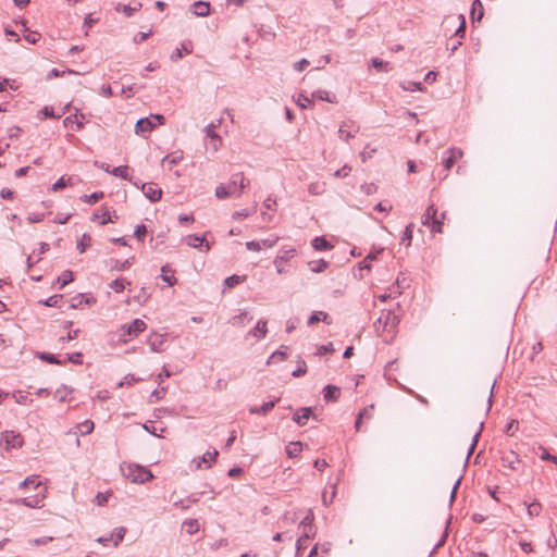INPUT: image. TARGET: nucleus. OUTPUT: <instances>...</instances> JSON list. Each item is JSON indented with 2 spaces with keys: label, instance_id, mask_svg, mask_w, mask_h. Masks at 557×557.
Instances as JSON below:
<instances>
[{
  "label": "nucleus",
  "instance_id": "nucleus-2",
  "mask_svg": "<svg viewBox=\"0 0 557 557\" xmlns=\"http://www.w3.org/2000/svg\"><path fill=\"white\" fill-rule=\"evenodd\" d=\"M445 216L446 213L443 212L438 218L436 207L434 205H430L424 214L422 215V224L425 226H431L432 232L442 233Z\"/></svg>",
  "mask_w": 557,
  "mask_h": 557
},
{
  "label": "nucleus",
  "instance_id": "nucleus-15",
  "mask_svg": "<svg viewBox=\"0 0 557 557\" xmlns=\"http://www.w3.org/2000/svg\"><path fill=\"white\" fill-rule=\"evenodd\" d=\"M193 9H194L193 13L196 16L205 17V16L209 15V13H210V4H209V2L196 1L193 4Z\"/></svg>",
  "mask_w": 557,
  "mask_h": 557
},
{
  "label": "nucleus",
  "instance_id": "nucleus-20",
  "mask_svg": "<svg viewBox=\"0 0 557 557\" xmlns=\"http://www.w3.org/2000/svg\"><path fill=\"white\" fill-rule=\"evenodd\" d=\"M215 125L213 123L209 124L206 127V134L209 138L213 140V149L218 150L221 144V137L214 132Z\"/></svg>",
  "mask_w": 557,
  "mask_h": 557
},
{
  "label": "nucleus",
  "instance_id": "nucleus-33",
  "mask_svg": "<svg viewBox=\"0 0 557 557\" xmlns=\"http://www.w3.org/2000/svg\"><path fill=\"white\" fill-rule=\"evenodd\" d=\"M296 255V250L294 248L282 249L278 256L274 260H280V262H287Z\"/></svg>",
  "mask_w": 557,
  "mask_h": 557
},
{
  "label": "nucleus",
  "instance_id": "nucleus-29",
  "mask_svg": "<svg viewBox=\"0 0 557 557\" xmlns=\"http://www.w3.org/2000/svg\"><path fill=\"white\" fill-rule=\"evenodd\" d=\"M161 278L169 284V286H173L176 283V278L173 274V271L169 269L168 265H163L161 268Z\"/></svg>",
  "mask_w": 557,
  "mask_h": 557
},
{
  "label": "nucleus",
  "instance_id": "nucleus-21",
  "mask_svg": "<svg viewBox=\"0 0 557 557\" xmlns=\"http://www.w3.org/2000/svg\"><path fill=\"white\" fill-rule=\"evenodd\" d=\"M111 174L116 177L129 181L132 184L134 182L133 178L128 175V166L127 165H121V166H116V168L112 169Z\"/></svg>",
  "mask_w": 557,
  "mask_h": 557
},
{
  "label": "nucleus",
  "instance_id": "nucleus-11",
  "mask_svg": "<svg viewBox=\"0 0 557 557\" xmlns=\"http://www.w3.org/2000/svg\"><path fill=\"white\" fill-rule=\"evenodd\" d=\"M310 417H313L315 419V416L313 414L312 409L310 407H302L294 413L293 421L295 423H297L298 425L302 426L306 424L307 420Z\"/></svg>",
  "mask_w": 557,
  "mask_h": 557
},
{
  "label": "nucleus",
  "instance_id": "nucleus-34",
  "mask_svg": "<svg viewBox=\"0 0 557 557\" xmlns=\"http://www.w3.org/2000/svg\"><path fill=\"white\" fill-rule=\"evenodd\" d=\"M183 527L185 528L186 533L193 535L199 530V522L196 519H189L184 521Z\"/></svg>",
  "mask_w": 557,
  "mask_h": 557
},
{
  "label": "nucleus",
  "instance_id": "nucleus-47",
  "mask_svg": "<svg viewBox=\"0 0 557 557\" xmlns=\"http://www.w3.org/2000/svg\"><path fill=\"white\" fill-rule=\"evenodd\" d=\"M541 509H542V505L539 502L531 503L530 505H528V508H527L528 515L530 517L539 516L541 512Z\"/></svg>",
  "mask_w": 557,
  "mask_h": 557
},
{
  "label": "nucleus",
  "instance_id": "nucleus-52",
  "mask_svg": "<svg viewBox=\"0 0 557 557\" xmlns=\"http://www.w3.org/2000/svg\"><path fill=\"white\" fill-rule=\"evenodd\" d=\"M287 357V354L285 351H282V350H277V351H274L269 360H268V363H272V362H276V361H283L285 360Z\"/></svg>",
  "mask_w": 557,
  "mask_h": 557
},
{
  "label": "nucleus",
  "instance_id": "nucleus-12",
  "mask_svg": "<svg viewBox=\"0 0 557 557\" xmlns=\"http://www.w3.org/2000/svg\"><path fill=\"white\" fill-rule=\"evenodd\" d=\"M313 513L311 510L307 513V516L301 520L299 528L302 529V534L309 533L310 537H313L315 535V531L313 528Z\"/></svg>",
  "mask_w": 557,
  "mask_h": 557
},
{
  "label": "nucleus",
  "instance_id": "nucleus-7",
  "mask_svg": "<svg viewBox=\"0 0 557 557\" xmlns=\"http://www.w3.org/2000/svg\"><path fill=\"white\" fill-rule=\"evenodd\" d=\"M500 462L504 468H508L512 471H518L522 465L519 455L513 450L502 451Z\"/></svg>",
  "mask_w": 557,
  "mask_h": 557
},
{
  "label": "nucleus",
  "instance_id": "nucleus-36",
  "mask_svg": "<svg viewBox=\"0 0 557 557\" xmlns=\"http://www.w3.org/2000/svg\"><path fill=\"white\" fill-rule=\"evenodd\" d=\"M327 265L329 263L323 259L309 262L310 270L314 273L323 272Z\"/></svg>",
  "mask_w": 557,
  "mask_h": 557
},
{
  "label": "nucleus",
  "instance_id": "nucleus-4",
  "mask_svg": "<svg viewBox=\"0 0 557 557\" xmlns=\"http://www.w3.org/2000/svg\"><path fill=\"white\" fill-rule=\"evenodd\" d=\"M125 476L133 483H145L153 478L150 470L139 465H128Z\"/></svg>",
  "mask_w": 557,
  "mask_h": 557
},
{
  "label": "nucleus",
  "instance_id": "nucleus-60",
  "mask_svg": "<svg viewBox=\"0 0 557 557\" xmlns=\"http://www.w3.org/2000/svg\"><path fill=\"white\" fill-rule=\"evenodd\" d=\"M230 189H235V197H237V193L239 191L238 178H235V174H233L227 184Z\"/></svg>",
  "mask_w": 557,
  "mask_h": 557
},
{
  "label": "nucleus",
  "instance_id": "nucleus-1",
  "mask_svg": "<svg viewBox=\"0 0 557 557\" xmlns=\"http://www.w3.org/2000/svg\"><path fill=\"white\" fill-rule=\"evenodd\" d=\"M399 317L396 315L392 310L382 311L381 315L374 322V329L376 333L392 332L399 324Z\"/></svg>",
  "mask_w": 557,
  "mask_h": 557
},
{
  "label": "nucleus",
  "instance_id": "nucleus-16",
  "mask_svg": "<svg viewBox=\"0 0 557 557\" xmlns=\"http://www.w3.org/2000/svg\"><path fill=\"white\" fill-rule=\"evenodd\" d=\"M44 498H45V495H41V496L36 495V496L21 498L20 500H17V503H21L24 506L29 507V508H39V507H41V502Z\"/></svg>",
  "mask_w": 557,
  "mask_h": 557
},
{
  "label": "nucleus",
  "instance_id": "nucleus-44",
  "mask_svg": "<svg viewBox=\"0 0 557 557\" xmlns=\"http://www.w3.org/2000/svg\"><path fill=\"white\" fill-rule=\"evenodd\" d=\"M482 429H483V423L480 424V429L475 432V434L472 437V443L468 449L467 459H469L470 456L473 454L475 446L478 445L479 438L481 436Z\"/></svg>",
  "mask_w": 557,
  "mask_h": 557
},
{
  "label": "nucleus",
  "instance_id": "nucleus-46",
  "mask_svg": "<svg viewBox=\"0 0 557 557\" xmlns=\"http://www.w3.org/2000/svg\"><path fill=\"white\" fill-rule=\"evenodd\" d=\"M244 280H245V276L231 275L225 278L224 283L227 287L232 288V287H235L236 285L243 283Z\"/></svg>",
  "mask_w": 557,
  "mask_h": 557
},
{
  "label": "nucleus",
  "instance_id": "nucleus-50",
  "mask_svg": "<svg viewBox=\"0 0 557 557\" xmlns=\"http://www.w3.org/2000/svg\"><path fill=\"white\" fill-rule=\"evenodd\" d=\"M67 185H73V183L71 182V178L69 180H65L64 177H60L53 185H52V190L53 191H58L62 188H64L65 186Z\"/></svg>",
  "mask_w": 557,
  "mask_h": 557
},
{
  "label": "nucleus",
  "instance_id": "nucleus-41",
  "mask_svg": "<svg viewBox=\"0 0 557 557\" xmlns=\"http://www.w3.org/2000/svg\"><path fill=\"white\" fill-rule=\"evenodd\" d=\"M413 227H414V224L413 223H409L406 226L405 232L403 234L401 243H407V246L411 245Z\"/></svg>",
  "mask_w": 557,
  "mask_h": 557
},
{
  "label": "nucleus",
  "instance_id": "nucleus-27",
  "mask_svg": "<svg viewBox=\"0 0 557 557\" xmlns=\"http://www.w3.org/2000/svg\"><path fill=\"white\" fill-rule=\"evenodd\" d=\"M23 30L27 32V34L24 36L25 40L32 45H35L40 39V34L37 32H28V28L26 26V21H22Z\"/></svg>",
  "mask_w": 557,
  "mask_h": 557
},
{
  "label": "nucleus",
  "instance_id": "nucleus-37",
  "mask_svg": "<svg viewBox=\"0 0 557 557\" xmlns=\"http://www.w3.org/2000/svg\"><path fill=\"white\" fill-rule=\"evenodd\" d=\"M94 422L91 420H86L77 425V431L81 435H87L94 431Z\"/></svg>",
  "mask_w": 557,
  "mask_h": 557
},
{
  "label": "nucleus",
  "instance_id": "nucleus-55",
  "mask_svg": "<svg viewBox=\"0 0 557 557\" xmlns=\"http://www.w3.org/2000/svg\"><path fill=\"white\" fill-rule=\"evenodd\" d=\"M376 149L372 148L370 145H367L363 151L360 153L361 160L364 162L367 159L372 158L373 153H375Z\"/></svg>",
  "mask_w": 557,
  "mask_h": 557
},
{
  "label": "nucleus",
  "instance_id": "nucleus-63",
  "mask_svg": "<svg viewBox=\"0 0 557 557\" xmlns=\"http://www.w3.org/2000/svg\"><path fill=\"white\" fill-rule=\"evenodd\" d=\"M44 213H30L28 216H27V220L29 223H39L44 220Z\"/></svg>",
  "mask_w": 557,
  "mask_h": 557
},
{
  "label": "nucleus",
  "instance_id": "nucleus-5",
  "mask_svg": "<svg viewBox=\"0 0 557 557\" xmlns=\"http://www.w3.org/2000/svg\"><path fill=\"white\" fill-rule=\"evenodd\" d=\"M133 185L140 188L143 194L151 201L157 202L162 197V189L157 187L154 183H140V181L133 182Z\"/></svg>",
  "mask_w": 557,
  "mask_h": 557
},
{
  "label": "nucleus",
  "instance_id": "nucleus-49",
  "mask_svg": "<svg viewBox=\"0 0 557 557\" xmlns=\"http://www.w3.org/2000/svg\"><path fill=\"white\" fill-rule=\"evenodd\" d=\"M371 63H372L373 67H375L377 71H384V72L388 71V62H385L379 58H373L371 60Z\"/></svg>",
  "mask_w": 557,
  "mask_h": 557
},
{
  "label": "nucleus",
  "instance_id": "nucleus-57",
  "mask_svg": "<svg viewBox=\"0 0 557 557\" xmlns=\"http://www.w3.org/2000/svg\"><path fill=\"white\" fill-rule=\"evenodd\" d=\"M66 361H70L74 364H82L83 363V355L82 352H74L71 355H67Z\"/></svg>",
  "mask_w": 557,
  "mask_h": 557
},
{
  "label": "nucleus",
  "instance_id": "nucleus-6",
  "mask_svg": "<svg viewBox=\"0 0 557 557\" xmlns=\"http://www.w3.org/2000/svg\"><path fill=\"white\" fill-rule=\"evenodd\" d=\"M146 327H147V325L141 319H135L132 323L122 325L121 326L122 341L124 343L127 342V339L125 338V335H127L129 337L138 336L140 333H143L146 330Z\"/></svg>",
  "mask_w": 557,
  "mask_h": 557
},
{
  "label": "nucleus",
  "instance_id": "nucleus-24",
  "mask_svg": "<svg viewBox=\"0 0 557 557\" xmlns=\"http://www.w3.org/2000/svg\"><path fill=\"white\" fill-rule=\"evenodd\" d=\"M311 245L318 251L327 250L332 247L331 244L322 236L313 238Z\"/></svg>",
  "mask_w": 557,
  "mask_h": 557
},
{
  "label": "nucleus",
  "instance_id": "nucleus-61",
  "mask_svg": "<svg viewBox=\"0 0 557 557\" xmlns=\"http://www.w3.org/2000/svg\"><path fill=\"white\" fill-rule=\"evenodd\" d=\"M334 351V348H333V345L332 343H329L326 345H321L319 348H318V354L319 355H326V354H331Z\"/></svg>",
  "mask_w": 557,
  "mask_h": 557
},
{
  "label": "nucleus",
  "instance_id": "nucleus-56",
  "mask_svg": "<svg viewBox=\"0 0 557 557\" xmlns=\"http://www.w3.org/2000/svg\"><path fill=\"white\" fill-rule=\"evenodd\" d=\"M312 97H313V98H317V99H320V100H324V101L333 102V99H331V98H330V94H329L326 90H317V91H313V92H312Z\"/></svg>",
  "mask_w": 557,
  "mask_h": 557
},
{
  "label": "nucleus",
  "instance_id": "nucleus-64",
  "mask_svg": "<svg viewBox=\"0 0 557 557\" xmlns=\"http://www.w3.org/2000/svg\"><path fill=\"white\" fill-rule=\"evenodd\" d=\"M109 496L110 494L109 493H98L96 495V502L99 506H103L104 504H107L108 499H109Z\"/></svg>",
  "mask_w": 557,
  "mask_h": 557
},
{
  "label": "nucleus",
  "instance_id": "nucleus-22",
  "mask_svg": "<svg viewBox=\"0 0 557 557\" xmlns=\"http://www.w3.org/2000/svg\"><path fill=\"white\" fill-rule=\"evenodd\" d=\"M302 450L301 442H290L286 446V454L289 458L297 457Z\"/></svg>",
  "mask_w": 557,
  "mask_h": 557
},
{
  "label": "nucleus",
  "instance_id": "nucleus-26",
  "mask_svg": "<svg viewBox=\"0 0 557 557\" xmlns=\"http://www.w3.org/2000/svg\"><path fill=\"white\" fill-rule=\"evenodd\" d=\"M308 191L313 196L322 195L325 191V183L324 182H312L308 186Z\"/></svg>",
  "mask_w": 557,
  "mask_h": 557
},
{
  "label": "nucleus",
  "instance_id": "nucleus-53",
  "mask_svg": "<svg viewBox=\"0 0 557 557\" xmlns=\"http://www.w3.org/2000/svg\"><path fill=\"white\" fill-rule=\"evenodd\" d=\"M310 534L309 533H306V534H302L299 536V539L297 540V543H296V546H297V550H301L304 548L307 547V544H308V541L310 540Z\"/></svg>",
  "mask_w": 557,
  "mask_h": 557
},
{
  "label": "nucleus",
  "instance_id": "nucleus-42",
  "mask_svg": "<svg viewBox=\"0 0 557 557\" xmlns=\"http://www.w3.org/2000/svg\"><path fill=\"white\" fill-rule=\"evenodd\" d=\"M126 284L129 285V282H126L124 278H116L111 282L110 288L115 293H122L125 289Z\"/></svg>",
  "mask_w": 557,
  "mask_h": 557
},
{
  "label": "nucleus",
  "instance_id": "nucleus-48",
  "mask_svg": "<svg viewBox=\"0 0 557 557\" xmlns=\"http://www.w3.org/2000/svg\"><path fill=\"white\" fill-rule=\"evenodd\" d=\"M63 299L62 295H53L44 301V305L47 307H60V304Z\"/></svg>",
  "mask_w": 557,
  "mask_h": 557
},
{
  "label": "nucleus",
  "instance_id": "nucleus-58",
  "mask_svg": "<svg viewBox=\"0 0 557 557\" xmlns=\"http://www.w3.org/2000/svg\"><path fill=\"white\" fill-rule=\"evenodd\" d=\"M277 403V399L264 403L259 407L260 414H267L270 410H272Z\"/></svg>",
  "mask_w": 557,
  "mask_h": 557
},
{
  "label": "nucleus",
  "instance_id": "nucleus-38",
  "mask_svg": "<svg viewBox=\"0 0 557 557\" xmlns=\"http://www.w3.org/2000/svg\"><path fill=\"white\" fill-rule=\"evenodd\" d=\"M91 244V237L87 234H83L82 238L77 242L76 248L83 253Z\"/></svg>",
  "mask_w": 557,
  "mask_h": 557
},
{
  "label": "nucleus",
  "instance_id": "nucleus-25",
  "mask_svg": "<svg viewBox=\"0 0 557 557\" xmlns=\"http://www.w3.org/2000/svg\"><path fill=\"white\" fill-rule=\"evenodd\" d=\"M233 195H235V189H230L227 185L220 184L215 187V196L219 199H225Z\"/></svg>",
  "mask_w": 557,
  "mask_h": 557
},
{
  "label": "nucleus",
  "instance_id": "nucleus-54",
  "mask_svg": "<svg viewBox=\"0 0 557 557\" xmlns=\"http://www.w3.org/2000/svg\"><path fill=\"white\" fill-rule=\"evenodd\" d=\"M147 234V227L144 224L137 225L134 232L135 237L143 242Z\"/></svg>",
  "mask_w": 557,
  "mask_h": 557
},
{
  "label": "nucleus",
  "instance_id": "nucleus-23",
  "mask_svg": "<svg viewBox=\"0 0 557 557\" xmlns=\"http://www.w3.org/2000/svg\"><path fill=\"white\" fill-rule=\"evenodd\" d=\"M329 314L324 311H314L308 319V325L311 326L320 321L330 323L327 321Z\"/></svg>",
  "mask_w": 557,
  "mask_h": 557
},
{
  "label": "nucleus",
  "instance_id": "nucleus-19",
  "mask_svg": "<svg viewBox=\"0 0 557 557\" xmlns=\"http://www.w3.org/2000/svg\"><path fill=\"white\" fill-rule=\"evenodd\" d=\"M252 320L251 317L248 315L247 311H242L240 313L234 315L230 323L234 326H243L246 324V321L250 322Z\"/></svg>",
  "mask_w": 557,
  "mask_h": 557
},
{
  "label": "nucleus",
  "instance_id": "nucleus-39",
  "mask_svg": "<svg viewBox=\"0 0 557 557\" xmlns=\"http://www.w3.org/2000/svg\"><path fill=\"white\" fill-rule=\"evenodd\" d=\"M41 482L38 480L37 475H32L26 478L23 482L20 484V488H26L28 486H33L34 488L39 487Z\"/></svg>",
  "mask_w": 557,
  "mask_h": 557
},
{
  "label": "nucleus",
  "instance_id": "nucleus-9",
  "mask_svg": "<svg viewBox=\"0 0 557 557\" xmlns=\"http://www.w3.org/2000/svg\"><path fill=\"white\" fill-rule=\"evenodd\" d=\"M359 131V126H357L354 122H344L338 129V134L341 139L346 143L356 136Z\"/></svg>",
  "mask_w": 557,
  "mask_h": 557
},
{
  "label": "nucleus",
  "instance_id": "nucleus-43",
  "mask_svg": "<svg viewBox=\"0 0 557 557\" xmlns=\"http://www.w3.org/2000/svg\"><path fill=\"white\" fill-rule=\"evenodd\" d=\"M235 178H238L239 191L237 193V197H239L245 188L249 186V180H247L243 172L235 173Z\"/></svg>",
  "mask_w": 557,
  "mask_h": 557
},
{
  "label": "nucleus",
  "instance_id": "nucleus-31",
  "mask_svg": "<svg viewBox=\"0 0 557 557\" xmlns=\"http://www.w3.org/2000/svg\"><path fill=\"white\" fill-rule=\"evenodd\" d=\"M103 196H104L103 191H95V193H92L90 195H83L79 199L83 202H86V203H89V205H94L97 201H99L101 198H103Z\"/></svg>",
  "mask_w": 557,
  "mask_h": 557
},
{
  "label": "nucleus",
  "instance_id": "nucleus-10",
  "mask_svg": "<svg viewBox=\"0 0 557 557\" xmlns=\"http://www.w3.org/2000/svg\"><path fill=\"white\" fill-rule=\"evenodd\" d=\"M447 153H449V156L443 160L444 169L446 172H448L454 166L458 159L462 158L463 151L460 148L451 147L447 150Z\"/></svg>",
  "mask_w": 557,
  "mask_h": 557
},
{
  "label": "nucleus",
  "instance_id": "nucleus-3",
  "mask_svg": "<svg viewBox=\"0 0 557 557\" xmlns=\"http://www.w3.org/2000/svg\"><path fill=\"white\" fill-rule=\"evenodd\" d=\"M164 123V116L162 114H151L149 117H141L136 122L135 133L137 135H144L153 131L158 125Z\"/></svg>",
  "mask_w": 557,
  "mask_h": 557
},
{
  "label": "nucleus",
  "instance_id": "nucleus-51",
  "mask_svg": "<svg viewBox=\"0 0 557 557\" xmlns=\"http://www.w3.org/2000/svg\"><path fill=\"white\" fill-rule=\"evenodd\" d=\"M458 18L460 20V24H459V27L455 32V36H457L459 38H463L465 34H466V18L462 14H460L458 16Z\"/></svg>",
  "mask_w": 557,
  "mask_h": 557
},
{
  "label": "nucleus",
  "instance_id": "nucleus-30",
  "mask_svg": "<svg viewBox=\"0 0 557 557\" xmlns=\"http://www.w3.org/2000/svg\"><path fill=\"white\" fill-rule=\"evenodd\" d=\"M183 159V152L176 151L165 156L162 160L163 163H168L170 166L180 163Z\"/></svg>",
  "mask_w": 557,
  "mask_h": 557
},
{
  "label": "nucleus",
  "instance_id": "nucleus-32",
  "mask_svg": "<svg viewBox=\"0 0 557 557\" xmlns=\"http://www.w3.org/2000/svg\"><path fill=\"white\" fill-rule=\"evenodd\" d=\"M38 358L52 364H65L66 360H59L54 355L49 352H40L38 354Z\"/></svg>",
  "mask_w": 557,
  "mask_h": 557
},
{
  "label": "nucleus",
  "instance_id": "nucleus-14",
  "mask_svg": "<svg viewBox=\"0 0 557 557\" xmlns=\"http://www.w3.org/2000/svg\"><path fill=\"white\" fill-rule=\"evenodd\" d=\"M267 321L265 320H259L257 325L250 330L247 334V336H255L257 338H263L267 335Z\"/></svg>",
  "mask_w": 557,
  "mask_h": 557
},
{
  "label": "nucleus",
  "instance_id": "nucleus-17",
  "mask_svg": "<svg viewBox=\"0 0 557 557\" xmlns=\"http://www.w3.org/2000/svg\"><path fill=\"white\" fill-rule=\"evenodd\" d=\"M341 395L339 387L335 385H326L323 389V397L326 401L336 400Z\"/></svg>",
  "mask_w": 557,
  "mask_h": 557
},
{
  "label": "nucleus",
  "instance_id": "nucleus-8",
  "mask_svg": "<svg viewBox=\"0 0 557 557\" xmlns=\"http://www.w3.org/2000/svg\"><path fill=\"white\" fill-rule=\"evenodd\" d=\"M1 441L4 443L7 450L21 447L23 444L20 433L14 431H4L1 435Z\"/></svg>",
  "mask_w": 557,
  "mask_h": 557
},
{
  "label": "nucleus",
  "instance_id": "nucleus-40",
  "mask_svg": "<svg viewBox=\"0 0 557 557\" xmlns=\"http://www.w3.org/2000/svg\"><path fill=\"white\" fill-rule=\"evenodd\" d=\"M73 281V273L70 270H65L58 277V283L60 284V288L64 287L69 283Z\"/></svg>",
  "mask_w": 557,
  "mask_h": 557
},
{
  "label": "nucleus",
  "instance_id": "nucleus-18",
  "mask_svg": "<svg viewBox=\"0 0 557 557\" xmlns=\"http://www.w3.org/2000/svg\"><path fill=\"white\" fill-rule=\"evenodd\" d=\"M484 14L483 4L480 0H474L471 7V18L472 21H481Z\"/></svg>",
  "mask_w": 557,
  "mask_h": 557
},
{
  "label": "nucleus",
  "instance_id": "nucleus-28",
  "mask_svg": "<svg viewBox=\"0 0 557 557\" xmlns=\"http://www.w3.org/2000/svg\"><path fill=\"white\" fill-rule=\"evenodd\" d=\"M205 237L199 235H188L185 237V243L193 248H200L203 246Z\"/></svg>",
  "mask_w": 557,
  "mask_h": 557
},
{
  "label": "nucleus",
  "instance_id": "nucleus-13",
  "mask_svg": "<svg viewBox=\"0 0 557 557\" xmlns=\"http://www.w3.org/2000/svg\"><path fill=\"white\" fill-rule=\"evenodd\" d=\"M219 453L216 449H214L213 451H207L206 454H203L200 460H194L196 462V469H200L201 463H206V468H210L211 465L215 461Z\"/></svg>",
  "mask_w": 557,
  "mask_h": 557
},
{
  "label": "nucleus",
  "instance_id": "nucleus-45",
  "mask_svg": "<svg viewBox=\"0 0 557 557\" xmlns=\"http://www.w3.org/2000/svg\"><path fill=\"white\" fill-rule=\"evenodd\" d=\"M401 87L404 90H409V91H421L423 90V86H422V83L420 82H405L404 84H401Z\"/></svg>",
  "mask_w": 557,
  "mask_h": 557
},
{
  "label": "nucleus",
  "instance_id": "nucleus-35",
  "mask_svg": "<svg viewBox=\"0 0 557 557\" xmlns=\"http://www.w3.org/2000/svg\"><path fill=\"white\" fill-rule=\"evenodd\" d=\"M162 343H163L162 335H156L154 337L151 336L148 338V344L153 352L161 351L160 346L162 345Z\"/></svg>",
  "mask_w": 557,
  "mask_h": 557
},
{
  "label": "nucleus",
  "instance_id": "nucleus-59",
  "mask_svg": "<svg viewBox=\"0 0 557 557\" xmlns=\"http://www.w3.org/2000/svg\"><path fill=\"white\" fill-rule=\"evenodd\" d=\"M541 449H542V454H541L540 458L542 460L553 461L554 463L557 465L556 456L552 455L546 448L541 447Z\"/></svg>",
  "mask_w": 557,
  "mask_h": 557
},
{
  "label": "nucleus",
  "instance_id": "nucleus-62",
  "mask_svg": "<svg viewBox=\"0 0 557 557\" xmlns=\"http://www.w3.org/2000/svg\"><path fill=\"white\" fill-rule=\"evenodd\" d=\"M251 214V211L248 210V209H243V210H239V211H235L233 213V219H245V218H248L249 215Z\"/></svg>",
  "mask_w": 557,
  "mask_h": 557
}]
</instances>
